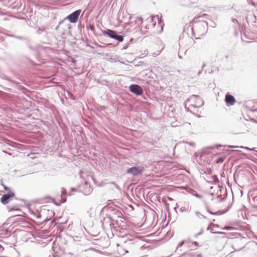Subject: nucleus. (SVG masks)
I'll return each mask as SVG.
<instances>
[{
    "label": "nucleus",
    "mask_w": 257,
    "mask_h": 257,
    "mask_svg": "<svg viewBox=\"0 0 257 257\" xmlns=\"http://www.w3.org/2000/svg\"><path fill=\"white\" fill-rule=\"evenodd\" d=\"M99 109L100 110H104L105 109H106L107 108V107H106L104 105H100V106H99Z\"/></svg>",
    "instance_id": "49"
},
{
    "label": "nucleus",
    "mask_w": 257,
    "mask_h": 257,
    "mask_svg": "<svg viewBox=\"0 0 257 257\" xmlns=\"http://www.w3.org/2000/svg\"><path fill=\"white\" fill-rule=\"evenodd\" d=\"M209 85L210 87L213 88L215 86V84L214 83V82L213 83H210L209 84Z\"/></svg>",
    "instance_id": "61"
},
{
    "label": "nucleus",
    "mask_w": 257,
    "mask_h": 257,
    "mask_svg": "<svg viewBox=\"0 0 257 257\" xmlns=\"http://www.w3.org/2000/svg\"><path fill=\"white\" fill-rule=\"evenodd\" d=\"M30 2L38 10H40L41 9H43L45 10L48 9V6L42 5L43 3H40L36 1V0H31Z\"/></svg>",
    "instance_id": "13"
},
{
    "label": "nucleus",
    "mask_w": 257,
    "mask_h": 257,
    "mask_svg": "<svg viewBox=\"0 0 257 257\" xmlns=\"http://www.w3.org/2000/svg\"><path fill=\"white\" fill-rule=\"evenodd\" d=\"M204 101L203 100H202L201 104L199 106H195L194 104H191L190 105V107H191V108H198V107H200L203 106L204 105Z\"/></svg>",
    "instance_id": "38"
},
{
    "label": "nucleus",
    "mask_w": 257,
    "mask_h": 257,
    "mask_svg": "<svg viewBox=\"0 0 257 257\" xmlns=\"http://www.w3.org/2000/svg\"><path fill=\"white\" fill-rule=\"evenodd\" d=\"M68 194L67 190L65 188H62L61 189V195L60 196L66 197Z\"/></svg>",
    "instance_id": "32"
},
{
    "label": "nucleus",
    "mask_w": 257,
    "mask_h": 257,
    "mask_svg": "<svg viewBox=\"0 0 257 257\" xmlns=\"http://www.w3.org/2000/svg\"><path fill=\"white\" fill-rule=\"evenodd\" d=\"M222 187H220L219 186H218L217 187V198H220V201H222L223 200V199L221 198V194H218V193L219 192H220V193L221 192V189H222Z\"/></svg>",
    "instance_id": "28"
},
{
    "label": "nucleus",
    "mask_w": 257,
    "mask_h": 257,
    "mask_svg": "<svg viewBox=\"0 0 257 257\" xmlns=\"http://www.w3.org/2000/svg\"><path fill=\"white\" fill-rule=\"evenodd\" d=\"M59 197H60V199L59 200V202H54V204L57 206H60L62 203H65L67 201L66 197H63L62 196H60Z\"/></svg>",
    "instance_id": "20"
},
{
    "label": "nucleus",
    "mask_w": 257,
    "mask_h": 257,
    "mask_svg": "<svg viewBox=\"0 0 257 257\" xmlns=\"http://www.w3.org/2000/svg\"><path fill=\"white\" fill-rule=\"evenodd\" d=\"M114 224H116L117 226H120L121 225V223H123L124 222L121 219H114Z\"/></svg>",
    "instance_id": "31"
},
{
    "label": "nucleus",
    "mask_w": 257,
    "mask_h": 257,
    "mask_svg": "<svg viewBox=\"0 0 257 257\" xmlns=\"http://www.w3.org/2000/svg\"><path fill=\"white\" fill-rule=\"evenodd\" d=\"M212 233L214 234H224L225 232H221V231H215V232H211Z\"/></svg>",
    "instance_id": "51"
},
{
    "label": "nucleus",
    "mask_w": 257,
    "mask_h": 257,
    "mask_svg": "<svg viewBox=\"0 0 257 257\" xmlns=\"http://www.w3.org/2000/svg\"><path fill=\"white\" fill-rule=\"evenodd\" d=\"M219 71V68L216 66H212L210 70H208V73L209 74H217Z\"/></svg>",
    "instance_id": "21"
},
{
    "label": "nucleus",
    "mask_w": 257,
    "mask_h": 257,
    "mask_svg": "<svg viewBox=\"0 0 257 257\" xmlns=\"http://www.w3.org/2000/svg\"><path fill=\"white\" fill-rule=\"evenodd\" d=\"M226 147L229 148H239L241 149H243L244 147L243 146H225Z\"/></svg>",
    "instance_id": "45"
},
{
    "label": "nucleus",
    "mask_w": 257,
    "mask_h": 257,
    "mask_svg": "<svg viewBox=\"0 0 257 257\" xmlns=\"http://www.w3.org/2000/svg\"><path fill=\"white\" fill-rule=\"evenodd\" d=\"M228 10L231 15L233 16H236V14L238 13L239 10L237 9L235 7H234V6H232L230 9H228Z\"/></svg>",
    "instance_id": "22"
},
{
    "label": "nucleus",
    "mask_w": 257,
    "mask_h": 257,
    "mask_svg": "<svg viewBox=\"0 0 257 257\" xmlns=\"http://www.w3.org/2000/svg\"><path fill=\"white\" fill-rule=\"evenodd\" d=\"M18 78L20 80H21V81L25 80V78L23 77V76H22L21 77H18Z\"/></svg>",
    "instance_id": "63"
},
{
    "label": "nucleus",
    "mask_w": 257,
    "mask_h": 257,
    "mask_svg": "<svg viewBox=\"0 0 257 257\" xmlns=\"http://www.w3.org/2000/svg\"><path fill=\"white\" fill-rule=\"evenodd\" d=\"M3 186H4V189H5L6 191H11L10 190V188H9V187H7V186H6V185H4V184H3Z\"/></svg>",
    "instance_id": "55"
},
{
    "label": "nucleus",
    "mask_w": 257,
    "mask_h": 257,
    "mask_svg": "<svg viewBox=\"0 0 257 257\" xmlns=\"http://www.w3.org/2000/svg\"><path fill=\"white\" fill-rule=\"evenodd\" d=\"M108 184H112V185H114L115 187L119 191H120L121 190L120 187L115 182H113V181L110 182L108 183Z\"/></svg>",
    "instance_id": "34"
},
{
    "label": "nucleus",
    "mask_w": 257,
    "mask_h": 257,
    "mask_svg": "<svg viewBox=\"0 0 257 257\" xmlns=\"http://www.w3.org/2000/svg\"><path fill=\"white\" fill-rule=\"evenodd\" d=\"M53 251V257H60L65 253V248L64 246H61L56 242H53L52 247Z\"/></svg>",
    "instance_id": "5"
},
{
    "label": "nucleus",
    "mask_w": 257,
    "mask_h": 257,
    "mask_svg": "<svg viewBox=\"0 0 257 257\" xmlns=\"http://www.w3.org/2000/svg\"><path fill=\"white\" fill-rule=\"evenodd\" d=\"M1 87L3 88L5 90H6L9 92H12V91H11L12 89H11V88H5V87H3L2 86H1Z\"/></svg>",
    "instance_id": "57"
},
{
    "label": "nucleus",
    "mask_w": 257,
    "mask_h": 257,
    "mask_svg": "<svg viewBox=\"0 0 257 257\" xmlns=\"http://www.w3.org/2000/svg\"><path fill=\"white\" fill-rule=\"evenodd\" d=\"M193 244H194L196 246H198V244H199L198 242H197V241H194V242H193Z\"/></svg>",
    "instance_id": "64"
},
{
    "label": "nucleus",
    "mask_w": 257,
    "mask_h": 257,
    "mask_svg": "<svg viewBox=\"0 0 257 257\" xmlns=\"http://www.w3.org/2000/svg\"><path fill=\"white\" fill-rule=\"evenodd\" d=\"M231 21H232V23H235V24H236V23H237V24H238V22H237V20H236V19H234V18H232V19H231Z\"/></svg>",
    "instance_id": "56"
},
{
    "label": "nucleus",
    "mask_w": 257,
    "mask_h": 257,
    "mask_svg": "<svg viewBox=\"0 0 257 257\" xmlns=\"http://www.w3.org/2000/svg\"><path fill=\"white\" fill-rule=\"evenodd\" d=\"M15 196V194L12 191H9L3 194L1 198V202L2 204L6 205L8 204Z\"/></svg>",
    "instance_id": "9"
},
{
    "label": "nucleus",
    "mask_w": 257,
    "mask_h": 257,
    "mask_svg": "<svg viewBox=\"0 0 257 257\" xmlns=\"http://www.w3.org/2000/svg\"><path fill=\"white\" fill-rule=\"evenodd\" d=\"M247 1L248 2V3L250 5H252V6H255V2H253L252 0H247Z\"/></svg>",
    "instance_id": "52"
},
{
    "label": "nucleus",
    "mask_w": 257,
    "mask_h": 257,
    "mask_svg": "<svg viewBox=\"0 0 257 257\" xmlns=\"http://www.w3.org/2000/svg\"><path fill=\"white\" fill-rule=\"evenodd\" d=\"M190 193L192 195L198 198H201L202 196L199 194H198L195 190L191 189L190 191Z\"/></svg>",
    "instance_id": "25"
},
{
    "label": "nucleus",
    "mask_w": 257,
    "mask_h": 257,
    "mask_svg": "<svg viewBox=\"0 0 257 257\" xmlns=\"http://www.w3.org/2000/svg\"><path fill=\"white\" fill-rule=\"evenodd\" d=\"M67 92L68 96L71 99H72V100H76V97L72 94L71 92H70L68 90H67Z\"/></svg>",
    "instance_id": "33"
},
{
    "label": "nucleus",
    "mask_w": 257,
    "mask_h": 257,
    "mask_svg": "<svg viewBox=\"0 0 257 257\" xmlns=\"http://www.w3.org/2000/svg\"><path fill=\"white\" fill-rule=\"evenodd\" d=\"M11 37H14V38H16L18 39H19V40H26V38L24 37H23V36H16V35H11Z\"/></svg>",
    "instance_id": "35"
},
{
    "label": "nucleus",
    "mask_w": 257,
    "mask_h": 257,
    "mask_svg": "<svg viewBox=\"0 0 257 257\" xmlns=\"http://www.w3.org/2000/svg\"><path fill=\"white\" fill-rule=\"evenodd\" d=\"M130 91L136 96H141L144 100H147L144 94V89L140 85L137 84H132L129 87Z\"/></svg>",
    "instance_id": "4"
},
{
    "label": "nucleus",
    "mask_w": 257,
    "mask_h": 257,
    "mask_svg": "<svg viewBox=\"0 0 257 257\" xmlns=\"http://www.w3.org/2000/svg\"><path fill=\"white\" fill-rule=\"evenodd\" d=\"M112 44H104V45H97V47H99V48H106L107 47L109 46H110Z\"/></svg>",
    "instance_id": "42"
},
{
    "label": "nucleus",
    "mask_w": 257,
    "mask_h": 257,
    "mask_svg": "<svg viewBox=\"0 0 257 257\" xmlns=\"http://www.w3.org/2000/svg\"><path fill=\"white\" fill-rule=\"evenodd\" d=\"M47 212L48 213L49 218L48 217H47L43 221V223H46L48 221L51 220L52 218L55 216V213L53 211L47 210Z\"/></svg>",
    "instance_id": "19"
},
{
    "label": "nucleus",
    "mask_w": 257,
    "mask_h": 257,
    "mask_svg": "<svg viewBox=\"0 0 257 257\" xmlns=\"http://www.w3.org/2000/svg\"><path fill=\"white\" fill-rule=\"evenodd\" d=\"M224 159H225V157H220L218 158L215 160V163L216 164L222 163L224 162Z\"/></svg>",
    "instance_id": "30"
},
{
    "label": "nucleus",
    "mask_w": 257,
    "mask_h": 257,
    "mask_svg": "<svg viewBox=\"0 0 257 257\" xmlns=\"http://www.w3.org/2000/svg\"><path fill=\"white\" fill-rule=\"evenodd\" d=\"M10 1L11 0H0V3H1L4 5H6L7 4L9 3Z\"/></svg>",
    "instance_id": "43"
},
{
    "label": "nucleus",
    "mask_w": 257,
    "mask_h": 257,
    "mask_svg": "<svg viewBox=\"0 0 257 257\" xmlns=\"http://www.w3.org/2000/svg\"><path fill=\"white\" fill-rule=\"evenodd\" d=\"M222 147H226L225 146H223L220 144H215L213 146H209L204 148L200 153V157H202L204 155L209 154L211 152L210 151L212 150H213L214 149H218L219 148Z\"/></svg>",
    "instance_id": "10"
},
{
    "label": "nucleus",
    "mask_w": 257,
    "mask_h": 257,
    "mask_svg": "<svg viewBox=\"0 0 257 257\" xmlns=\"http://www.w3.org/2000/svg\"><path fill=\"white\" fill-rule=\"evenodd\" d=\"M216 57L220 67L226 69H229L231 67L233 63L232 53L219 51L216 54Z\"/></svg>",
    "instance_id": "1"
},
{
    "label": "nucleus",
    "mask_w": 257,
    "mask_h": 257,
    "mask_svg": "<svg viewBox=\"0 0 257 257\" xmlns=\"http://www.w3.org/2000/svg\"><path fill=\"white\" fill-rule=\"evenodd\" d=\"M80 192H81L85 196H87L90 194L92 192V189L91 188L90 185L87 181H85L80 186Z\"/></svg>",
    "instance_id": "11"
},
{
    "label": "nucleus",
    "mask_w": 257,
    "mask_h": 257,
    "mask_svg": "<svg viewBox=\"0 0 257 257\" xmlns=\"http://www.w3.org/2000/svg\"><path fill=\"white\" fill-rule=\"evenodd\" d=\"M0 78L6 80H12L11 79L8 78V77L4 74H0Z\"/></svg>",
    "instance_id": "37"
},
{
    "label": "nucleus",
    "mask_w": 257,
    "mask_h": 257,
    "mask_svg": "<svg viewBox=\"0 0 257 257\" xmlns=\"http://www.w3.org/2000/svg\"><path fill=\"white\" fill-rule=\"evenodd\" d=\"M114 219L110 215L106 214L105 216L103 217V219L101 220V223L102 227L108 226L110 227H113Z\"/></svg>",
    "instance_id": "8"
},
{
    "label": "nucleus",
    "mask_w": 257,
    "mask_h": 257,
    "mask_svg": "<svg viewBox=\"0 0 257 257\" xmlns=\"http://www.w3.org/2000/svg\"><path fill=\"white\" fill-rule=\"evenodd\" d=\"M87 29H90L91 31H94L95 29V27L94 25L89 24L86 26Z\"/></svg>",
    "instance_id": "36"
},
{
    "label": "nucleus",
    "mask_w": 257,
    "mask_h": 257,
    "mask_svg": "<svg viewBox=\"0 0 257 257\" xmlns=\"http://www.w3.org/2000/svg\"><path fill=\"white\" fill-rule=\"evenodd\" d=\"M243 149H245V150H253V151H255V150H254V148H252V149H249V148L246 147H244L243 148Z\"/></svg>",
    "instance_id": "60"
},
{
    "label": "nucleus",
    "mask_w": 257,
    "mask_h": 257,
    "mask_svg": "<svg viewBox=\"0 0 257 257\" xmlns=\"http://www.w3.org/2000/svg\"><path fill=\"white\" fill-rule=\"evenodd\" d=\"M111 211L112 214L115 216L117 217L118 218H123V214L122 212L116 208H113L111 209Z\"/></svg>",
    "instance_id": "17"
},
{
    "label": "nucleus",
    "mask_w": 257,
    "mask_h": 257,
    "mask_svg": "<svg viewBox=\"0 0 257 257\" xmlns=\"http://www.w3.org/2000/svg\"><path fill=\"white\" fill-rule=\"evenodd\" d=\"M224 100L227 106L233 105L236 102L235 97L229 92H227L225 94Z\"/></svg>",
    "instance_id": "12"
},
{
    "label": "nucleus",
    "mask_w": 257,
    "mask_h": 257,
    "mask_svg": "<svg viewBox=\"0 0 257 257\" xmlns=\"http://www.w3.org/2000/svg\"><path fill=\"white\" fill-rule=\"evenodd\" d=\"M7 207L9 208V212H11L12 211H15V210H20V208L16 205H14L12 207L8 206H7Z\"/></svg>",
    "instance_id": "29"
},
{
    "label": "nucleus",
    "mask_w": 257,
    "mask_h": 257,
    "mask_svg": "<svg viewBox=\"0 0 257 257\" xmlns=\"http://www.w3.org/2000/svg\"><path fill=\"white\" fill-rule=\"evenodd\" d=\"M186 143L188 144L190 146H195V143L193 142H186Z\"/></svg>",
    "instance_id": "54"
},
{
    "label": "nucleus",
    "mask_w": 257,
    "mask_h": 257,
    "mask_svg": "<svg viewBox=\"0 0 257 257\" xmlns=\"http://www.w3.org/2000/svg\"><path fill=\"white\" fill-rule=\"evenodd\" d=\"M93 180L94 181V183L98 186L102 187L108 184V183L106 182V180L102 181L100 183H99L96 181V179H93Z\"/></svg>",
    "instance_id": "23"
},
{
    "label": "nucleus",
    "mask_w": 257,
    "mask_h": 257,
    "mask_svg": "<svg viewBox=\"0 0 257 257\" xmlns=\"http://www.w3.org/2000/svg\"><path fill=\"white\" fill-rule=\"evenodd\" d=\"M143 19L142 17H140L137 19V22L138 23V25L140 24H142L143 23Z\"/></svg>",
    "instance_id": "48"
},
{
    "label": "nucleus",
    "mask_w": 257,
    "mask_h": 257,
    "mask_svg": "<svg viewBox=\"0 0 257 257\" xmlns=\"http://www.w3.org/2000/svg\"><path fill=\"white\" fill-rule=\"evenodd\" d=\"M185 110L187 112H191V113H192L194 115H195V113L194 112H193L191 110L189 109V107H187L186 106H185Z\"/></svg>",
    "instance_id": "50"
},
{
    "label": "nucleus",
    "mask_w": 257,
    "mask_h": 257,
    "mask_svg": "<svg viewBox=\"0 0 257 257\" xmlns=\"http://www.w3.org/2000/svg\"><path fill=\"white\" fill-rule=\"evenodd\" d=\"M196 28L201 36L205 35L207 31L208 28V23L205 21H203L197 23L196 26Z\"/></svg>",
    "instance_id": "7"
},
{
    "label": "nucleus",
    "mask_w": 257,
    "mask_h": 257,
    "mask_svg": "<svg viewBox=\"0 0 257 257\" xmlns=\"http://www.w3.org/2000/svg\"><path fill=\"white\" fill-rule=\"evenodd\" d=\"M61 25H62V24H59V23L58 25L55 27V30L56 31H58L59 28L60 26H61Z\"/></svg>",
    "instance_id": "59"
},
{
    "label": "nucleus",
    "mask_w": 257,
    "mask_h": 257,
    "mask_svg": "<svg viewBox=\"0 0 257 257\" xmlns=\"http://www.w3.org/2000/svg\"><path fill=\"white\" fill-rule=\"evenodd\" d=\"M69 62L75 64L77 62V61L74 58L70 57L69 58Z\"/></svg>",
    "instance_id": "44"
},
{
    "label": "nucleus",
    "mask_w": 257,
    "mask_h": 257,
    "mask_svg": "<svg viewBox=\"0 0 257 257\" xmlns=\"http://www.w3.org/2000/svg\"><path fill=\"white\" fill-rule=\"evenodd\" d=\"M158 19V25L161 27V31L163 30V27L164 25L163 20L159 17V15L156 16Z\"/></svg>",
    "instance_id": "24"
},
{
    "label": "nucleus",
    "mask_w": 257,
    "mask_h": 257,
    "mask_svg": "<svg viewBox=\"0 0 257 257\" xmlns=\"http://www.w3.org/2000/svg\"><path fill=\"white\" fill-rule=\"evenodd\" d=\"M82 10L81 9L77 10L71 13L66 17L63 20L59 22V24H65V21L68 20L71 23H76L78 20L79 16L81 13Z\"/></svg>",
    "instance_id": "3"
},
{
    "label": "nucleus",
    "mask_w": 257,
    "mask_h": 257,
    "mask_svg": "<svg viewBox=\"0 0 257 257\" xmlns=\"http://www.w3.org/2000/svg\"><path fill=\"white\" fill-rule=\"evenodd\" d=\"M212 225L213 227H219V225L217 224H214L213 222H212Z\"/></svg>",
    "instance_id": "58"
},
{
    "label": "nucleus",
    "mask_w": 257,
    "mask_h": 257,
    "mask_svg": "<svg viewBox=\"0 0 257 257\" xmlns=\"http://www.w3.org/2000/svg\"><path fill=\"white\" fill-rule=\"evenodd\" d=\"M77 191V190L75 188L72 187L71 188L70 191L68 193V195L71 196L73 192H76Z\"/></svg>",
    "instance_id": "39"
},
{
    "label": "nucleus",
    "mask_w": 257,
    "mask_h": 257,
    "mask_svg": "<svg viewBox=\"0 0 257 257\" xmlns=\"http://www.w3.org/2000/svg\"><path fill=\"white\" fill-rule=\"evenodd\" d=\"M29 211L31 213V214H32L34 216V217H35L36 218L39 219L42 217V214L44 213L45 209H41V212H39L38 211L35 212L32 210V209H30Z\"/></svg>",
    "instance_id": "16"
},
{
    "label": "nucleus",
    "mask_w": 257,
    "mask_h": 257,
    "mask_svg": "<svg viewBox=\"0 0 257 257\" xmlns=\"http://www.w3.org/2000/svg\"><path fill=\"white\" fill-rule=\"evenodd\" d=\"M107 85L109 86V84H107ZM121 85L120 82H118L117 83L116 81L112 82V84L110 85V89L111 91L115 92L117 91V89L120 88Z\"/></svg>",
    "instance_id": "15"
},
{
    "label": "nucleus",
    "mask_w": 257,
    "mask_h": 257,
    "mask_svg": "<svg viewBox=\"0 0 257 257\" xmlns=\"http://www.w3.org/2000/svg\"><path fill=\"white\" fill-rule=\"evenodd\" d=\"M204 232V230L203 228L201 229L200 231L198 233L194 235L195 237H197L198 236L202 234Z\"/></svg>",
    "instance_id": "40"
},
{
    "label": "nucleus",
    "mask_w": 257,
    "mask_h": 257,
    "mask_svg": "<svg viewBox=\"0 0 257 257\" xmlns=\"http://www.w3.org/2000/svg\"><path fill=\"white\" fill-rule=\"evenodd\" d=\"M61 28L63 30V31H62L63 33H70V30L71 29L72 26L70 23L67 22L66 21L65 23L62 24V25H61Z\"/></svg>",
    "instance_id": "14"
},
{
    "label": "nucleus",
    "mask_w": 257,
    "mask_h": 257,
    "mask_svg": "<svg viewBox=\"0 0 257 257\" xmlns=\"http://www.w3.org/2000/svg\"><path fill=\"white\" fill-rule=\"evenodd\" d=\"M134 41V39L133 38H131L125 44V45L121 48V50H126V49H127L128 46L130 44H132V42H133Z\"/></svg>",
    "instance_id": "27"
},
{
    "label": "nucleus",
    "mask_w": 257,
    "mask_h": 257,
    "mask_svg": "<svg viewBox=\"0 0 257 257\" xmlns=\"http://www.w3.org/2000/svg\"><path fill=\"white\" fill-rule=\"evenodd\" d=\"M16 222H24V219L22 218H18L17 220H16Z\"/></svg>",
    "instance_id": "53"
},
{
    "label": "nucleus",
    "mask_w": 257,
    "mask_h": 257,
    "mask_svg": "<svg viewBox=\"0 0 257 257\" xmlns=\"http://www.w3.org/2000/svg\"><path fill=\"white\" fill-rule=\"evenodd\" d=\"M213 226L212 225V222H210L209 224H208V226L207 227V230H210L211 231L213 230Z\"/></svg>",
    "instance_id": "47"
},
{
    "label": "nucleus",
    "mask_w": 257,
    "mask_h": 257,
    "mask_svg": "<svg viewBox=\"0 0 257 257\" xmlns=\"http://www.w3.org/2000/svg\"><path fill=\"white\" fill-rule=\"evenodd\" d=\"M155 17H156L155 16H152L151 17L150 19H148V21L149 22L152 23V26L153 28H154L156 25V21H155Z\"/></svg>",
    "instance_id": "26"
},
{
    "label": "nucleus",
    "mask_w": 257,
    "mask_h": 257,
    "mask_svg": "<svg viewBox=\"0 0 257 257\" xmlns=\"http://www.w3.org/2000/svg\"><path fill=\"white\" fill-rule=\"evenodd\" d=\"M195 214L198 217H200V216H202L203 217H204V218H206V217L202 214H201L199 211H195Z\"/></svg>",
    "instance_id": "46"
},
{
    "label": "nucleus",
    "mask_w": 257,
    "mask_h": 257,
    "mask_svg": "<svg viewBox=\"0 0 257 257\" xmlns=\"http://www.w3.org/2000/svg\"><path fill=\"white\" fill-rule=\"evenodd\" d=\"M178 57L180 59L182 58V55L181 54V51H179V52H178Z\"/></svg>",
    "instance_id": "62"
},
{
    "label": "nucleus",
    "mask_w": 257,
    "mask_h": 257,
    "mask_svg": "<svg viewBox=\"0 0 257 257\" xmlns=\"http://www.w3.org/2000/svg\"><path fill=\"white\" fill-rule=\"evenodd\" d=\"M186 242V241L183 240H182L181 241H180L177 247V249H178L179 247H180L181 246H182L184 243Z\"/></svg>",
    "instance_id": "41"
},
{
    "label": "nucleus",
    "mask_w": 257,
    "mask_h": 257,
    "mask_svg": "<svg viewBox=\"0 0 257 257\" xmlns=\"http://www.w3.org/2000/svg\"><path fill=\"white\" fill-rule=\"evenodd\" d=\"M144 170L145 167L143 166H134L128 168L126 173L132 175L133 176H138L142 175Z\"/></svg>",
    "instance_id": "6"
},
{
    "label": "nucleus",
    "mask_w": 257,
    "mask_h": 257,
    "mask_svg": "<svg viewBox=\"0 0 257 257\" xmlns=\"http://www.w3.org/2000/svg\"><path fill=\"white\" fill-rule=\"evenodd\" d=\"M101 32L104 36L117 41V45H118V43L122 42L123 41L124 36L119 35L116 31L106 29L105 30H102Z\"/></svg>",
    "instance_id": "2"
},
{
    "label": "nucleus",
    "mask_w": 257,
    "mask_h": 257,
    "mask_svg": "<svg viewBox=\"0 0 257 257\" xmlns=\"http://www.w3.org/2000/svg\"><path fill=\"white\" fill-rule=\"evenodd\" d=\"M206 210L209 213H210V214H212V215H222V214H223L225 213H226L227 211H224V210H219L216 212H213L210 209V208H209L208 205H206Z\"/></svg>",
    "instance_id": "18"
}]
</instances>
